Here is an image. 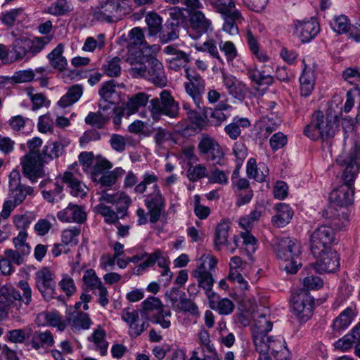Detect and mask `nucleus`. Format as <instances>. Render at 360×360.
I'll list each match as a JSON object with an SVG mask.
<instances>
[{
	"instance_id": "a18cd8bd",
	"label": "nucleus",
	"mask_w": 360,
	"mask_h": 360,
	"mask_svg": "<svg viewBox=\"0 0 360 360\" xmlns=\"http://www.w3.org/2000/svg\"><path fill=\"white\" fill-rule=\"evenodd\" d=\"M106 333L105 330L99 326L94 330L92 335L88 338V340L93 342L96 347V350L99 351L102 356L107 353L108 342L105 340Z\"/></svg>"
},
{
	"instance_id": "a19ab883",
	"label": "nucleus",
	"mask_w": 360,
	"mask_h": 360,
	"mask_svg": "<svg viewBox=\"0 0 360 360\" xmlns=\"http://www.w3.org/2000/svg\"><path fill=\"white\" fill-rule=\"evenodd\" d=\"M229 223L225 221H221L216 227L214 233V248L217 250H220L223 245L227 244Z\"/></svg>"
},
{
	"instance_id": "1a4fd4ad",
	"label": "nucleus",
	"mask_w": 360,
	"mask_h": 360,
	"mask_svg": "<svg viewBox=\"0 0 360 360\" xmlns=\"http://www.w3.org/2000/svg\"><path fill=\"white\" fill-rule=\"evenodd\" d=\"M336 229L330 223L318 226L310 236L311 252L320 257L336 243Z\"/></svg>"
},
{
	"instance_id": "338daca9",
	"label": "nucleus",
	"mask_w": 360,
	"mask_h": 360,
	"mask_svg": "<svg viewBox=\"0 0 360 360\" xmlns=\"http://www.w3.org/2000/svg\"><path fill=\"white\" fill-rule=\"evenodd\" d=\"M150 56L146 55L141 49H129L127 50V57L126 61L131 65L136 63H139L141 61H148Z\"/></svg>"
},
{
	"instance_id": "c03bdc74",
	"label": "nucleus",
	"mask_w": 360,
	"mask_h": 360,
	"mask_svg": "<svg viewBox=\"0 0 360 360\" xmlns=\"http://www.w3.org/2000/svg\"><path fill=\"white\" fill-rule=\"evenodd\" d=\"M245 37L248 48L256 58L259 62H266L269 60V56L264 51L260 49L257 39L250 30L247 31Z\"/></svg>"
},
{
	"instance_id": "b1692460",
	"label": "nucleus",
	"mask_w": 360,
	"mask_h": 360,
	"mask_svg": "<svg viewBox=\"0 0 360 360\" xmlns=\"http://www.w3.org/2000/svg\"><path fill=\"white\" fill-rule=\"evenodd\" d=\"M193 274L198 282V286L205 291L208 299L213 295L216 297V293L212 291L214 278L212 273L207 271V267L205 266V263H200Z\"/></svg>"
},
{
	"instance_id": "473e14b6",
	"label": "nucleus",
	"mask_w": 360,
	"mask_h": 360,
	"mask_svg": "<svg viewBox=\"0 0 360 360\" xmlns=\"http://www.w3.org/2000/svg\"><path fill=\"white\" fill-rule=\"evenodd\" d=\"M301 95L309 96L314 89L315 76L314 71L307 65L304 67L302 74L300 77Z\"/></svg>"
},
{
	"instance_id": "20e7f679",
	"label": "nucleus",
	"mask_w": 360,
	"mask_h": 360,
	"mask_svg": "<svg viewBox=\"0 0 360 360\" xmlns=\"http://www.w3.org/2000/svg\"><path fill=\"white\" fill-rule=\"evenodd\" d=\"M53 37H35L30 39L21 37L15 39L10 46V59L12 62L29 60L39 53L50 43Z\"/></svg>"
},
{
	"instance_id": "2f4dec72",
	"label": "nucleus",
	"mask_w": 360,
	"mask_h": 360,
	"mask_svg": "<svg viewBox=\"0 0 360 360\" xmlns=\"http://www.w3.org/2000/svg\"><path fill=\"white\" fill-rule=\"evenodd\" d=\"M122 39L127 43V50L129 49H141V46L144 47L147 45L142 30L137 27L132 28L127 37L122 35Z\"/></svg>"
},
{
	"instance_id": "f257e3e1",
	"label": "nucleus",
	"mask_w": 360,
	"mask_h": 360,
	"mask_svg": "<svg viewBox=\"0 0 360 360\" xmlns=\"http://www.w3.org/2000/svg\"><path fill=\"white\" fill-rule=\"evenodd\" d=\"M158 176L153 172H146L142 176V180L134 188L136 195H143L148 185H153V191L144 195V205L148 210L149 221L156 224L166 218V199L158 185Z\"/></svg>"
},
{
	"instance_id": "72a5a7b5",
	"label": "nucleus",
	"mask_w": 360,
	"mask_h": 360,
	"mask_svg": "<svg viewBox=\"0 0 360 360\" xmlns=\"http://www.w3.org/2000/svg\"><path fill=\"white\" fill-rule=\"evenodd\" d=\"M354 316L353 309L351 307L346 308L333 320V330L338 333L344 331L352 323Z\"/></svg>"
},
{
	"instance_id": "c85d7f7f",
	"label": "nucleus",
	"mask_w": 360,
	"mask_h": 360,
	"mask_svg": "<svg viewBox=\"0 0 360 360\" xmlns=\"http://www.w3.org/2000/svg\"><path fill=\"white\" fill-rule=\"evenodd\" d=\"M276 210L277 214L271 218L272 224L278 228L285 226L293 217V210L289 205L283 202L277 204Z\"/></svg>"
},
{
	"instance_id": "0eeeda50",
	"label": "nucleus",
	"mask_w": 360,
	"mask_h": 360,
	"mask_svg": "<svg viewBox=\"0 0 360 360\" xmlns=\"http://www.w3.org/2000/svg\"><path fill=\"white\" fill-rule=\"evenodd\" d=\"M335 131V122L319 110L313 114L310 123L304 129V134L313 141L320 139L326 141L334 136Z\"/></svg>"
},
{
	"instance_id": "393cba45",
	"label": "nucleus",
	"mask_w": 360,
	"mask_h": 360,
	"mask_svg": "<svg viewBox=\"0 0 360 360\" xmlns=\"http://www.w3.org/2000/svg\"><path fill=\"white\" fill-rule=\"evenodd\" d=\"M148 79L155 85L163 87L167 84V77L162 64L155 57H150L148 62Z\"/></svg>"
},
{
	"instance_id": "13d9d810",
	"label": "nucleus",
	"mask_w": 360,
	"mask_h": 360,
	"mask_svg": "<svg viewBox=\"0 0 360 360\" xmlns=\"http://www.w3.org/2000/svg\"><path fill=\"white\" fill-rule=\"evenodd\" d=\"M331 28L338 34L349 32L351 25L347 17L345 15L335 16L333 20L330 22Z\"/></svg>"
},
{
	"instance_id": "7ed1b4c3",
	"label": "nucleus",
	"mask_w": 360,
	"mask_h": 360,
	"mask_svg": "<svg viewBox=\"0 0 360 360\" xmlns=\"http://www.w3.org/2000/svg\"><path fill=\"white\" fill-rule=\"evenodd\" d=\"M18 287L22 292L14 288H5L1 290L0 303L8 307L12 318L21 321V316L27 313V307L32 302V289L25 281H20Z\"/></svg>"
},
{
	"instance_id": "09e8293b",
	"label": "nucleus",
	"mask_w": 360,
	"mask_h": 360,
	"mask_svg": "<svg viewBox=\"0 0 360 360\" xmlns=\"http://www.w3.org/2000/svg\"><path fill=\"white\" fill-rule=\"evenodd\" d=\"M203 115L205 117L207 124L219 126L226 120V115L219 109L203 108Z\"/></svg>"
},
{
	"instance_id": "864d4df0",
	"label": "nucleus",
	"mask_w": 360,
	"mask_h": 360,
	"mask_svg": "<svg viewBox=\"0 0 360 360\" xmlns=\"http://www.w3.org/2000/svg\"><path fill=\"white\" fill-rule=\"evenodd\" d=\"M142 309L140 311L141 316H145L148 319V316L150 312L158 311L162 304L158 297L150 296L142 302Z\"/></svg>"
},
{
	"instance_id": "ddd939ff",
	"label": "nucleus",
	"mask_w": 360,
	"mask_h": 360,
	"mask_svg": "<svg viewBox=\"0 0 360 360\" xmlns=\"http://www.w3.org/2000/svg\"><path fill=\"white\" fill-rule=\"evenodd\" d=\"M314 299L309 292L300 290L292 299V312L301 323L307 322L312 316Z\"/></svg>"
},
{
	"instance_id": "2eb2a0df",
	"label": "nucleus",
	"mask_w": 360,
	"mask_h": 360,
	"mask_svg": "<svg viewBox=\"0 0 360 360\" xmlns=\"http://www.w3.org/2000/svg\"><path fill=\"white\" fill-rule=\"evenodd\" d=\"M33 195V188L22 184L20 172L13 169L8 177V199L19 205L25 200L27 195Z\"/></svg>"
},
{
	"instance_id": "6e6d98bb",
	"label": "nucleus",
	"mask_w": 360,
	"mask_h": 360,
	"mask_svg": "<svg viewBox=\"0 0 360 360\" xmlns=\"http://www.w3.org/2000/svg\"><path fill=\"white\" fill-rule=\"evenodd\" d=\"M146 22L148 27L150 36H156L162 28V18L155 13H148L146 17Z\"/></svg>"
},
{
	"instance_id": "f3484780",
	"label": "nucleus",
	"mask_w": 360,
	"mask_h": 360,
	"mask_svg": "<svg viewBox=\"0 0 360 360\" xmlns=\"http://www.w3.org/2000/svg\"><path fill=\"white\" fill-rule=\"evenodd\" d=\"M342 179L343 184L331 191L329 198L334 207H347L352 205L354 200V179L348 181L349 177L342 176Z\"/></svg>"
},
{
	"instance_id": "9d476101",
	"label": "nucleus",
	"mask_w": 360,
	"mask_h": 360,
	"mask_svg": "<svg viewBox=\"0 0 360 360\" xmlns=\"http://www.w3.org/2000/svg\"><path fill=\"white\" fill-rule=\"evenodd\" d=\"M200 156L214 165H224L225 154L219 143L213 137L202 134L197 147Z\"/></svg>"
},
{
	"instance_id": "6ab92c4d",
	"label": "nucleus",
	"mask_w": 360,
	"mask_h": 360,
	"mask_svg": "<svg viewBox=\"0 0 360 360\" xmlns=\"http://www.w3.org/2000/svg\"><path fill=\"white\" fill-rule=\"evenodd\" d=\"M296 35L302 43H308L313 40L319 33L321 28L316 18H311L294 22Z\"/></svg>"
},
{
	"instance_id": "f704fd0d",
	"label": "nucleus",
	"mask_w": 360,
	"mask_h": 360,
	"mask_svg": "<svg viewBox=\"0 0 360 360\" xmlns=\"http://www.w3.org/2000/svg\"><path fill=\"white\" fill-rule=\"evenodd\" d=\"M250 126V122L248 118H239L236 117L233 118L231 123L225 127L224 131L230 139L236 140L241 134L240 128L246 129Z\"/></svg>"
},
{
	"instance_id": "052dcab7",
	"label": "nucleus",
	"mask_w": 360,
	"mask_h": 360,
	"mask_svg": "<svg viewBox=\"0 0 360 360\" xmlns=\"http://www.w3.org/2000/svg\"><path fill=\"white\" fill-rule=\"evenodd\" d=\"M82 280L90 290H95L103 285L101 280L97 276L96 271L92 269L85 271Z\"/></svg>"
},
{
	"instance_id": "4468645a",
	"label": "nucleus",
	"mask_w": 360,
	"mask_h": 360,
	"mask_svg": "<svg viewBox=\"0 0 360 360\" xmlns=\"http://www.w3.org/2000/svg\"><path fill=\"white\" fill-rule=\"evenodd\" d=\"M185 77L187 82H184L186 93L193 98L196 107H200L201 96L205 90V82L198 71L193 68H185Z\"/></svg>"
},
{
	"instance_id": "8fccbe9b",
	"label": "nucleus",
	"mask_w": 360,
	"mask_h": 360,
	"mask_svg": "<svg viewBox=\"0 0 360 360\" xmlns=\"http://www.w3.org/2000/svg\"><path fill=\"white\" fill-rule=\"evenodd\" d=\"M105 46V36L104 34H98L96 37H88L82 46V50L93 52L96 49L101 50Z\"/></svg>"
},
{
	"instance_id": "dca6fc26",
	"label": "nucleus",
	"mask_w": 360,
	"mask_h": 360,
	"mask_svg": "<svg viewBox=\"0 0 360 360\" xmlns=\"http://www.w3.org/2000/svg\"><path fill=\"white\" fill-rule=\"evenodd\" d=\"M55 274L49 267H43L35 274L36 286L44 299L50 301L56 295Z\"/></svg>"
},
{
	"instance_id": "e2e57ef3",
	"label": "nucleus",
	"mask_w": 360,
	"mask_h": 360,
	"mask_svg": "<svg viewBox=\"0 0 360 360\" xmlns=\"http://www.w3.org/2000/svg\"><path fill=\"white\" fill-rule=\"evenodd\" d=\"M80 227H74L63 231L61 241L65 246H75L78 243V236L80 234Z\"/></svg>"
},
{
	"instance_id": "a211bd4d",
	"label": "nucleus",
	"mask_w": 360,
	"mask_h": 360,
	"mask_svg": "<svg viewBox=\"0 0 360 360\" xmlns=\"http://www.w3.org/2000/svg\"><path fill=\"white\" fill-rule=\"evenodd\" d=\"M212 22L200 11H190L188 34L193 39H198L203 34L212 31Z\"/></svg>"
},
{
	"instance_id": "3c124183",
	"label": "nucleus",
	"mask_w": 360,
	"mask_h": 360,
	"mask_svg": "<svg viewBox=\"0 0 360 360\" xmlns=\"http://www.w3.org/2000/svg\"><path fill=\"white\" fill-rule=\"evenodd\" d=\"M112 167V164L106 159H98L90 168L91 179L93 181H97V179L105 172Z\"/></svg>"
},
{
	"instance_id": "5701e85b",
	"label": "nucleus",
	"mask_w": 360,
	"mask_h": 360,
	"mask_svg": "<svg viewBox=\"0 0 360 360\" xmlns=\"http://www.w3.org/2000/svg\"><path fill=\"white\" fill-rule=\"evenodd\" d=\"M222 82L229 94L240 101L243 100L248 92V88L232 75L222 72Z\"/></svg>"
},
{
	"instance_id": "aec40b11",
	"label": "nucleus",
	"mask_w": 360,
	"mask_h": 360,
	"mask_svg": "<svg viewBox=\"0 0 360 360\" xmlns=\"http://www.w3.org/2000/svg\"><path fill=\"white\" fill-rule=\"evenodd\" d=\"M139 311L129 307L122 311V319L129 326V335L133 338L139 336L149 326L147 320H141L139 316Z\"/></svg>"
},
{
	"instance_id": "4c0bfd02",
	"label": "nucleus",
	"mask_w": 360,
	"mask_h": 360,
	"mask_svg": "<svg viewBox=\"0 0 360 360\" xmlns=\"http://www.w3.org/2000/svg\"><path fill=\"white\" fill-rule=\"evenodd\" d=\"M32 335V328L27 326L23 328L8 330L6 340L12 343H24L28 345Z\"/></svg>"
},
{
	"instance_id": "39448f33",
	"label": "nucleus",
	"mask_w": 360,
	"mask_h": 360,
	"mask_svg": "<svg viewBox=\"0 0 360 360\" xmlns=\"http://www.w3.org/2000/svg\"><path fill=\"white\" fill-rule=\"evenodd\" d=\"M272 248L278 259L290 262L285 270L291 274L297 273L302 264L299 259L300 245L288 237L276 238L272 240Z\"/></svg>"
},
{
	"instance_id": "f8f14e48",
	"label": "nucleus",
	"mask_w": 360,
	"mask_h": 360,
	"mask_svg": "<svg viewBox=\"0 0 360 360\" xmlns=\"http://www.w3.org/2000/svg\"><path fill=\"white\" fill-rule=\"evenodd\" d=\"M168 11L169 18L158 33L160 41L162 44H167L179 38L180 25L184 20L182 9L180 8L172 7Z\"/></svg>"
},
{
	"instance_id": "412c9836",
	"label": "nucleus",
	"mask_w": 360,
	"mask_h": 360,
	"mask_svg": "<svg viewBox=\"0 0 360 360\" xmlns=\"http://www.w3.org/2000/svg\"><path fill=\"white\" fill-rule=\"evenodd\" d=\"M316 257L320 259L310 266V269H314L316 273H333L340 267V256L335 250L331 248L321 256Z\"/></svg>"
},
{
	"instance_id": "5fc2aeb1",
	"label": "nucleus",
	"mask_w": 360,
	"mask_h": 360,
	"mask_svg": "<svg viewBox=\"0 0 360 360\" xmlns=\"http://www.w3.org/2000/svg\"><path fill=\"white\" fill-rule=\"evenodd\" d=\"M68 320L74 328L79 330L89 329L92 323L89 314L82 311H76V314Z\"/></svg>"
},
{
	"instance_id": "37998d69",
	"label": "nucleus",
	"mask_w": 360,
	"mask_h": 360,
	"mask_svg": "<svg viewBox=\"0 0 360 360\" xmlns=\"http://www.w3.org/2000/svg\"><path fill=\"white\" fill-rule=\"evenodd\" d=\"M257 168L258 167H257L256 160L255 158L249 159L246 168L247 176L250 179H254L257 182L266 181V178L267 177V174L269 173L268 168L264 164H259V169H260L261 175L255 176V173L257 171Z\"/></svg>"
},
{
	"instance_id": "a878e982",
	"label": "nucleus",
	"mask_w": 360,
	"mask_h": 360,
	"mask_svg": "<svg viewBox=\"0 0 360 360\" xmlns=\"http://www.w3.org/2000/svg\"><path fill=\"white\" fill-rule=\"evenodd\" d=\"M221 15L224 20L222 30L232 36L238 34V26L244 21V18L239 10L236 8L226 12V13L221 14Z\"/></svg>"
},
{
	"instance_id": "c756f323",
	"label": "nucleus",
	"mask_w": 360,
	"mask_h": 360,
	"mask_svg": "<svg viewBox=\"0 0 360 360\" xmlns=\"http://www.w3.org/2000/svg\"><path fill=\"white\" fill-rule=\"evenodd\" d=\"M62 182L68 185L70 189V193L75 197L83 198L86 195V186L72 172H66L61 177Z\"/></svg>"
},
{
	"instance_id": "680f3d73",
	"label": "nucleus",
	"mask_w": 360,
	"mask_h": 360,
	"mask_svg": "<svg viewBox=\"0 0 360 360\" xmlns=\"http://www.w3.org/2000/svg\"><path fill=\"white\" fill-rule=\"evenodd\" d=\"M96 212L104 217L107 224H111L115 223L119 217L114 210L104 203H99L95 207Z\"/></svg>"
},
{
	"instance_id": "de8ad7c7",
	"label": "nucleus",
	"mask_w": 360,
	"mask_h": 360,
	"mask_svg": "<svg viewBox=\"0 0 360 360\" xmlns=\"http://www.w3.org/2000/svg\"><path fill=\"white\" fill-rule=\"evenodd\" d=\"M269 332H259L257 330H252V335L253 342L255 346L256 350L260 353V355L267 354L269 342L271 338L267 336Z\"/></svg>"
},
{
	"instance_id": "bb28decb",
	"label": "nucleus",
	"mask_w": 360,
	"mask_h": 360,
	"mask_svg": "<svg viewBox=\"0 0 360 360\" xmlns=\"http://www.w3.org/2000/svg\"><path fill=\"white\" fill-rule=\"evenodd\" d=\"M338 210L332 206L323 211L322 216L330 219V223L338 230L346 226L349 222V214L346 207Z\"/></svg>"
},
{
	"instance_id": "bf43d9fd",
	"label": "nucleus",
	"mask_w": 360,
	"mask_h": 360,
	"mask_svg": "<svg viewBox=\"0 0 360 360\" xmlns=\"http://www.w3.org/2000/svg\"><path fill=\"white\" fill-rule=\"evenodd\" d=\"M177 308L184 313H188L193 316H198L200 315L197 305L190 299L186 297L185 292L179 296V302Z\"/></svg>"
},
{
	"instance_id": "774afa93",
	"label": "nucleus",
	"mask_w": 360,
	"mask_h": 360,
	"mask_svg": "<svg viewBox=\"0 0 360 360\" xmlns=\"http://www.w3.org/2000/svg\"><path fill=\"white\" fill-rule=\"evenodd\" d=\"M190 61V56L186 52L179 53L178 55L173 56L169 62V68L175 71H178L181 68L186 67Z\"/></svg>"
},
{
	"instance_id": "cd10ccee",
	"label": "nucleus",
	"mask_w": 360,
	"mask_h": 360,
	"mask_svg": "<svg viewBox=\"0 0 360 360\" xmlns=\"http://www.w3.org/2000/svg\"><path fill=\"white\" fill-rule=\"evenodd\" d=\"M53 345L54 338L50 330L42 331L39 330L33 331L32 329V335L28 345H30L34 349L39 350L41 348L51 347Z\"/></svg>"
},
{
	"instance_id": "423d86ee",
	"label": "nucleus",
	"mask_w": 360,
	"mask_h": 360,
	"mask_svg": "<svg viewBox=\"0 0 360 360\" xmlns=\"http://www.w3.org/2000/svg\"><path fill=\"white\" fill-rule=\"evenodd\" d=\"M338 165L345 167L342 176L349 177L348 181L355 179L360 167V142L354 136L349 143L345 144L343 150L337 157Z\"/></svg>"
},
{
	"instance_id": "0e129e2a",
	"label": "nucleus",
	"mask_w": 360,
	"mask_h": 360,
	"mask_svg": "<svg viewBox=\"0 0 360 360\" xmlns=\"http://www.w3.org/2000/svg\"><path fill=\"white\" fill-rule=\"evenodd\" d=\"M302 284L304 289L302 290H318L323 286V281L320 276L311 274L303 278Z\"/></svg>"
},
{
	"instance_id": "7c9ffc66",
	"label": "nucleus",
	"mask_w": 360,
	"mask_h": 360,
	"mask_svg": "<svg viewBox=\"0 0 360 360\" xmlns=\"http://www.w3.org/2000/svg\"><path fill=\"white\" fill-rule=\"evenodd\" d=\"M247 75L252 82H254L257 86H264V89H267L274 82L272 76L256 68H248Z\"/></svg>"
},
{
	"instance_id": "f03ea898",
	"label": "nucleus",
	"mask_w": 360,
	"mask_h": 360,
	"mask_svg": "<svg viewBox=\"0 0 360 360\" xmlns=\"http://www.w3.org/2000/svg\"><path fill=\"white\" fill-rule=\"evenodd\" d=\"M68 143L65 141L48 142L41 153H32L25 155L21 160L24 176L32 184L37 182L38 179L44 177V163L61 156Z\"/></svg>"
},
{
	"instance_id": "e433bc0d",
	"label": "nucleus",
	"mask_w": 360,
	"mask_h": 360,
	"mask_svg": "<svg viewBox=\"0 0 360 360\" xmlns=\"http://www.w3.org/2000/svg\"><path fill=\"white\" fill-rule=\"evenodd\" d=\"M82 93L83 89L82 86L78 84L72 86L67 93L58 101V106L62 108H65L73 105L80 98Z\"/></svg>"
},
{
	"instance_id": "69168bd1",
	"label": "nucleus",
	"mask_w": 360,
	"mask_h": 360,
	"mask_svg": "<svg viewBox=\"0 0 360 360\" xmlns=\"http://www.w3.org/2000/svg\"><path fill=\"white\" fill-rule=\"evenodd\" d=\"M219 48L224 54L228 63L232 62L238 56V51L234 44L230 41L220 40Z\"/></svg>"
},
{
	"instance_id": "58836bf2",
	"label": "nucleus",
	"mask_w": 360,
	"mask_h": 360,
	"mask_svg": "<svg viewBox=\"0 0 360 360\" xmlns=\"http://www.w3.org/2000/svg\"><path fill=\"white\" fill-rule=\"evenodd\" d=\"M149 96L143 92L131 96L126 104L127 115L129 116L138 111L139 108L145 107L148 102Z\"/></svg>"
},
{
	"instance_id": "49530a36",
	"label": "nucleus",
	"mask_w": 360,
	"mask_h": 360,
	"mask_svg": "<svg viewBox=\"0 0 360 360\" xmlns=\"http://www.w3.org/2000/svg\"><path fill=\"white\" fill-rule=\"evenodd\" d=\"M121 58L118 56L108 58L102 65L101 70L110 77H117L121 74Z\"/></svg>"
},
{
	"instance_id": "c9c22d12",
	"label": "nucleus",
	"mask_w": 360,
	"mask_h": 360,
	"mask_svg": "<svg viewBox=\"0 0 360 360\" xmlns=\"http://www.w3.org/2000/svg\"><path fill=\"white\" fill-rule=\"evenodd\" d=\"M281 122V117L271 112L262 117L259 124L261 131H265V135L269 136L278 128Z\"/></svg>"
},
{
	"instance_id": "6e6552de",
	"label": "nucleus",
	"mask_w": 360,
	"mask_h": 360,
	"mask_svg": "<svg viewBox=\"0 0 360 360\" xmlns=\"http://www.w3.org/2000/svg\"><path fill=\"white\" fill-rule=\"evenodd\" d=\"M128 7V0H99L93 17L100 22H115L121 20Z\"/></svg>"
},
{
	"instance_id": "603ef678",
	"label": "nucleus",
	"mask_w": 360,
	"mask_h": 360,
	"mask_svg": "<svg viewBox=\"0 0 360 360\" xmlns=\"http://www.w3.org/2000/svg\"><path fill=\"white\" fill-rule=\"evenodd\" d=\"M84 120L86 124L98 129L104 128L109 122L108 116L98 111L96 112H90Z\"/></svg>"
},
{
	"instance_id": "9b49d317",
	"label": "nucleus",
	"mask_w": 360,
	"mask_h": 360,
	"mask_svg": "<svg viewBox=\"0 0 360 360\" xmlns=\"http://www.w3.org/2000/svg\"><path fill=\"white\" fill-rule=\"evenodd\" d=\"M153 120H159L162 115L176 117L179 114V105L167 90L160 94V98H155L148 107Z\"/></svg>"
},
{
	"instance_id": "4d7b16f0",
	"label": "nucleus",
	"mask_w": 360,
	"mask_h": 360,
	"mask_svg": "<svg viewBox=\"0 0 360 360\" xmlns=\"http://www.w3.org/2000/svg\"><path fill=\"white\" fill-rule=\"evenodd\" d=\"M204 1L220 14L236 8V4L233 0H204Z\"/></svg>"
},
{
	"instance_id": "ea45409f",
	"label": "nucleus",
	"mask_w": 360,
	"mask_h": 360,
	"mask_svg": "<svg viewBox=\"0 0 360 360\" xmlns=\"http://www.w3.org/2000/svg\"><path fill=\"white\" fill-rule=\"evenodd\" d=\"M210 306L212 309L218 311L219 314L228 315L232 313L234 309V304L228 298L219 300L217 295L216 297L212 296L209 298Z\"/></svg>"
},
{
	"instance_id": "4be33fe9",
	"label": "nucleus",
	"mask_w": 360,
	"mask_h": 360,
	"mask_svg": "<svg viewBox=\"0 0 360 360\" xmlns=\"http://www.w3.org/2000/svg\"><path fill=\"white\" fill-rule=\"evenodd\" d=\"M57 217L62 222H75L81 224L86 220V212L84 207L69 203L67 207L58 212Z\"/></svg>"
},
{
	"instance_id": "79ce46f5",
	"label": "nucleus",
	"mask_w": 360,
	"mask_h": 360,
	"mask_svg": "<svg viewBox=\"0 0 360 360\" xmlns=\"http://www.w3.org/2000/svg\"><path fill=\"white\" fill-rule=\"evenodd\" d=\"M219 357L213 345H210L200 346L193 350L189 360H215Z\"/></svg>"
}]
</instances>
